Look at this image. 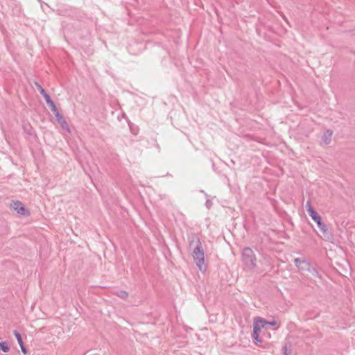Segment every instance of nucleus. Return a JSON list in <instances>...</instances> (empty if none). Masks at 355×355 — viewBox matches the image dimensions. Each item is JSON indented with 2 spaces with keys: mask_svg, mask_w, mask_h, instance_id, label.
Instances as JSON below:
<instances>
[{
  "mask_svg": "<svg viewBox=\"0 0 355 355\" xmlns=\"http://www.w3.org/2000/svg\"><path fill=\"white\" fill-rule=\"evenodd\" d=\"M283 349H284V355H290L291 352L288 350V349H287L286 346H284V348H283Z\"/></svg>",
  "mask_w": 355,
  "mask_h": 355,
  "instance_id": "obj_20",
  "label": "nucleus"
},
{
  "mask_svg": "<svg viewBox=\"0 0 355 355\" xmlns=\"http://www.w3.org/2000/svg\"><path fill=\"white\" fill-rule=\"evenodd\" d=\"M306 210H309L310 209H313L310 201H307L306 202Z\"/></svg>",
  "mask_w": 355,
  "mask_h": 355,
  "instance_id": "obj_19",
  "label": "nucleus"
},
{
  "mask_svg": "<svg viewBox=\"0 0 355 355\" xmlns=\"http://www.w3.org/2000/svg\"><path fill=\"white\" fill-rule=\"evenodd\" d=\"M307 211L313 220L317 219V218L320 216V215L314 210L313 208L307 210Z\"/></svg>",
  "mask_w": 355,
  "mask_h": 355,
  "instance_id": "obj_12",
  "label": "nucleus"
},
{
  "mask_svg": "<svg viewBox=\"0 0 355 355\" xmlns=\"http://www.w3.org/2000/svg\"><path fill=\"white\" fill-rule=\"evenodd\" d=\"M294 263L297 268L302 272L307 271L309 268V266L311 265L307 260L300 258H295L294 259Z\"/></svg>",
  "mask_w": 355,
  "mask_h": 355,
  "instance_id": "obj_5",
  "label": "nucleus"
},
{
  "mask_svg": "<svg viewBox=\"0 0 355 355\" xmlns=\"http://www.w3.org/2000/svg\"><path fill=\"white\" fill-rule=\"evenodd\" d=\"M193 246L191 253L193 259L200 271H205L207 269L205 265V253L202 247V243L198 238H192L189 240V248Z\"/></svg>",
  "mask_w": 355,
  "mask_h": 355,
  "instance_id": "obj_1",
  "label": "nucleus"
},
{
  "mask_svg": "<svg viewBox=\"0 0 355 355\" xmlns=\"http://www.w3.org/2000/svg\"><path fill=\"white\" fill-rule=\"evenodd\" d=\"M242 261L245 266L249 270H254L257 266V259L252 250L245 248L242 253Z\"/></svg>",
  "mask_w": 355,
  "mask_h": 355,
  "instance_id": "obj_2",
  "label": "nucleus"
},
{
  "mask_svg": "<svg viewBox=\"0 0 355 355\" xmlns=\"http://www.w3.org/2000/svg\"><path fill=\"white\" fill-rule=\"evenodd\" d=\"M47 105L49 106V107L51 108V111L53 112L54 114L59 112L58 110L57 109V107L53 101H51Z\"/></svg>",
  "mask_w": 355,
  "mask_h": 355,
  "instance_id": "obj_14",
  "label": "nucleus"
},
{
  "mask_svg": "<svg viewBox=\"0 0 355 355\" xmlns=\"http://www.w3.org/2000/svg\"><path fill=\"white\" fill-rule=\"evenodd\" d=\"M254 319L257 321L261 327H264L266 324H269L270 326H275L277 324V322L275 320L268 322L260 318H255Z\"/></svg>",
  "mask_w": 355,
  "mask_h": 355,
  "instance_id": "obj_9",
  "label": "nucleus"
},
{
  "mask_svg": "<svg viewBox=\"0 0 355 355\" xmlns=\"http://www.w3.org/2000/svg\"><path fill=\"white\" fill-rule=\"evenodd\" d=\"M42 95L44 98V99H45V101H46L47 104L49 103L51 101H52L50 96L46 93V92L44 94H42Z\"/></svg>",
  "mask_w": 355,
  "mask_h": 355,
  "instance_id": "obj_18",
  "label": "nucleus"
},
{
  "mask_svg": "<svg viewBox=\"0 0 355 355\" xmlns=\"http://www.w3.org/2000/svg\"><path fill=\"white\" fill-rule=\"evenodd\" d=\"M115 294L122 299H126L128 297V293L123 290L118 291Z\"/></svg>",
  "mask_w": 355,
  "mask_h": 355,
  "instance_id": "obj_10",
  "label": "nucleus"
},
{
  "mask_svg": "<svg viewBox=\"0 0 355 355\" xmlns=\"http://www.w3.org/2000/svg\"><path fill=\"white\" fill-rule=\"evenodd\" d=\"M10 207L15 210L19 215L28 217L30 216L29 210L19 200H13L10 205Z\"/></svg>",
  "mask_w": 355,
  "mask_h": 355,
  "instance_id": "obj_3",
  "label": "nucleus"
},
{
  "mask_svg": "<svg viewBox=\"0 0 355 355\" xmlns=\"http://www.w3.org/2000/svg\"><path fill=\"white\" fill-rule=\"evenodd\" d=\"M0 350L7 353L10 351V347L6 342H0Z\"/></svg>",
  "mask_w": 355,
  "mask_h": 355,
  "instance_id": "obj_11",
  "label": "nucleus"
},
{
  "mask_svg": "<svg viewBox=\"0 0 355 355\" xmlns=\"http://www.w3.org/2000/svg\"><path fill=\"white\" fill-rule=\"evenodd\" d=\"M261 325L257 322V321L254 319V326H253V334L252 337L256 342H261V340L259 338V332L261 329Z\"/></svg>",
  "mask_w": 355,
  "mask_h": 355,
  "instance_id": "obj_7",
  "label": "nucleus"
},
{
  "mask_svg": "<svg viewBox=\"0 0 355 355\" xmlns=\"http://www.w3.org/2000/svg\"><path fill=\"white\" fill-rule=\"evenodd\" d=\"M13 334L17 340L19 345L20 346L22 353L24 354H26L27 353V350H26V348L25 347V346L24 345V343H23L21 334L17 330H15L13 331Z\"/></svg>",
  "mask_w": 355,
  "mask_h": 355,
  "instance_id": "obj_8",
  "label": "nucleus"
},
{
  "mask_svg": "<svg viewBox=\"0 0 355 355\" xmlns=\"http://www.w3.org/2000/svg\"><path fill=\"white\" fill-rule=\"evenodd\" d=\"M307 271L309 272L314 277H320L317 269L314 267H311V265L309 266V270H307Z\"/></svg>",
  "mask_w": 355,
  "mask_h": 355,
  "instance_id": "obj_13",
  "label": "nucleus"
},
{
  "mask_svg": "<svg viewBox=\"0 0 355 355\" xmlns=\"http://www.w3.org/2000/svg\"><path fill=\"white\" fill-rule=\"evenodd\" d=\"M313 221H315L318 225V227L320 228L321 232L322 233L323 236L327 239H330L332 237L331 234L329 232V230L327 227V225L322 223V218L320 216L317 218V219H315Z\"/></svg>",
  "mask_w": 355,
  "mask_h": 355,
  "instance_id": "obj_4",
  "label": "nucleus"
},
{
  "mask_svg": "<svg viewBox=\"0 0 355 355\" xmlns=\"http://www.w3.org/2000/svg\"><path fill=\"white\" fill-rule=\"evenodd\" d=\"M333 131L331 130H327L322 136V144L329 145L331 142Z\"/></svg>",
  "mask_w": 355,
  "mask_h": 355,
  "instance_id": "obj_6",
  "label": "nucleus"
},
{
  "mask_svg": "<svg viewBox=\"0 0 355 355\" xmlns=\"http://www.w3.org/2000/svg\"><path fill=\"white\" fill-rule=\"evenodd\" d=\"M54 115H55V116L56 118V120H57L58 123H60L62 121L64 120V117L62 116V114H60V112H58V113H56Z\"/></svg>",
  "mask_w": 355,
  "mask_h": 355,
  "instance_id": "obj_16",
  "label": "nucleus"
},
{
  "mask_svg": "<svg viewBox=\"0 0 355 355\" xmlns=\"http://www.w3.org/2000/svg\"><path fill=\"white\" fill-rule=\"evenodd\" d=\"M61 126V128L63 129V130H67V132H70V129H69V127L67 123V121H65V119L64 121H62L60 123H59Z\"/></svg>",
  "mask_w": 355,
  "mask_h": 355,
  "instance_id": "obj_15",
  "label": "nucleus"
},
{
  "mask_svg": "<svg viewBox=\"0 0 355 355\" xmlns=\"http://www.w3.org/2000/svg\"><path fill=\"white\" fill-rule=\"evenodd\" d=\"M35 85L41 94H43L46 92L44 88L39 83H35Z\"/></svg>",
  "mask_w": 355,
  "mask_h": 355,
  "instance_id": "obj_17",
  "label": "nucleus"
}]
</instances>
